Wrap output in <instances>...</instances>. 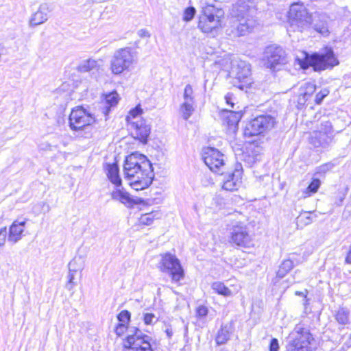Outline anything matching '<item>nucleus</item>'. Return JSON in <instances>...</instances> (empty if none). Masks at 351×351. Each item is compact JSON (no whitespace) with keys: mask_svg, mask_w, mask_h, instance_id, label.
I'll use <instances>...</instances> for the list:
<instances>
[{"mask_svg":"<svg viewBox=\"0 0 351 351\" xmlns=\"http://www.w3.org/2000/svg\"><path fill=\"white\" fill-rule=\"evenodd\" d=\"M257 8L254 0H237L232 5V16H255Z\"/></svg>","mask_w":351,"mask_h":351,"instance_id":"dca6fc26","label":"nucleus"},{"mask_svg":"<svg viewBox=\"0 0 351 351\" xmlns=\"http://www.w3.org/2000/svg\"><path fill=\"white\" fill-rule=\"evenodd\" d=\"M324 16H320L317 14H315V15L313 16L312 23L311 24L315 30L322 35H326L328 32L326 23L324 21Z\"/></svg>","mask_w":351,"mask_h":351,"instance_id":"393cba45","label":"nucleus"},{"mask_svg":"<svg viewBox=\"0 0 351 351\" xmlns=\"http://www.w3.org/2000/svg\"><path fill=\"white\" fill-rule=\"evenodd\" d=\"M125 351H127V350H125Z\"/></svg>","mask_w":351,"mask_h":351,"instance_id":"680f3d73","label":"nucleus"},{"mask_svg":"<svg viewBox=\"0 0 351 351\" xmlns=\"http://www.w3.org/2000/svg\"><path fill=\"white\" fill-rule=\"evenodd\" d=\"M25 221H14L9 229L8 241L13 243H16L21 240L22 238V233L25 229Z\"/></svg>","mask_w":351,"mask_h":351,"instance_id":"aec40b11","label":"nucleus"},{"mask_svg":"<svg viewBox=\"0 0 351 351\" xmlns=\"http://www.w3.org/2000/svg\"><path fill=\"white\" fill-rule=\"evenodd\" d=\"M334 130L329 121H322L317 130L310 134L309 143L316 148L326 149L332 143Z\"/></svg>","mask_w":351,"mask_h":351,"instance_id":"0eeeda50","label":"nucleus"},{"mask_svg":"<svg viewBox=\"0 0 351 351\" xmlns=\"http://www.w3.org/2000/svg\"><path fill=\"white\" fill-rule=\"evenodd\" d=\"M99 65L98 62L94 59L89 58L86 60H83L77 67V69L80 72L85 73L89 72L93 70H98Z\"/></svg>","mask_w":351,"mask_h":351,"instance_id":"c85d7f7f","label":"nucleus"},{"mask_svg":"<svg viewBox=\"0 0 351 351\" xmlns=\"http://www.w3.org/2000/svg\"><path fill=\"white\" fill-rule=\"evenodd\" d=\"M162 217V214L158 210L152 211L150 213L141 215L138 219V223L143 226L152 225L154 220L159 219Z\"/></svg>","mask_w":351,"mask_h":351,"instance_id":"bb28decb","label":"nucleus"},{"mask_svg":"<svg viewBox=\"0 0 351 351\" xmlns=\"http://www.w3.org/2000/svg\"><path fill=\"white\" fill-rule=\"evenodd\" d=\"M345 262L347 264H351V245L349 247V250L346 257Z\"/></svg>","mask_w":351,"mask_h":351,"instance_id":"6e6d98bb","label":"nucleus"},{"mask_svg":"<svg viewBox=\"0 0 351 351\" xmlns=\"http://www.w3.org/2000/svg\"><path fill=\"white\" fill-rule=\"evenodd\" d=\"M106 103L113 106L118 103V94L116 92L110 93L106 97Z\"/></svg>","mask_w":351,"mask_h":351,"instance_id":"37998d69","label":"nucleus"},{"mask_svg":"<svg viewBox=\"0 0 351 351\" xmlns=\"http://www.w3.org/2000/svg\"><path fill=\"white\" fill-rule=\"evenodd\" d=\"M334 167L335 164L332 162H327L326 164L322 165L316 169L315 176L329 173L331 172Z\"/></svg>","mask_w":351,"mask_h":351,"instance_id":"c9c22d12","label":"nucleus"},{"mask_svg":"<svg viewBox=\"0 0 351 351\" xmlns=\"http://www.w3.org/2000/svg\"><path fill=\"white\" fill-rule=\"evenodd\" d=\"M127 329V325H124V324H119L115 328V332L118 336H121Z\"/></svg>","mask_w":351,"mask_h":351,"instance_id":"603ef678","label":"nucleus"},{"mask_svg":"<svg viewBox=\"0 0 351 351\" xmlns=\"http://www.w3.org/2000/svg\"><path fill=\"white\" fill-rule=\"evenodd\" d=\"M293 262L291 259L283 261L276 273L277 276L280 278H284L293 269Z\"/></svg>","mask_w":351,"mask_h":351,"instance_id":"7c9ffc66","label":"nucleus"},{"mask_svg":"<svg viewBox=\"0 0 351 351\" xmlns=\"http://www.w3.org/2000/svg\"><path fill=\"white\" fill-rule=\"evenodd\" d=\"M241 177H227L223 182L222 188L226 191H235L241 186Z\"/></svg>","mask_w":351,"mask_h":351,"instance_id":"cd10ccee","label":"nucleus"},{"mask_svg":"<svg viewBox=\"0 0 351 351\" xmlns=\"http://www.w3.org/2000/svg\"><path fill=\"white\" fill-rule=\"evenodd\" d=\"M151 337L145 335L137 328L128 331L123 341V347L127 351H154L150 344Z\"/></svg>","mask_w":351,"mask_h":351,"instance_id":"1a4fd4ad","label":"nucleus"},{"mask_svg":"<svg viewBox=\"0 0 351 351\" xmlns=\"http://www.w3.org/2000/svg\"><path fill=\"white\" fill-rule=\"evenodd\" d=\"M255 16H232L229 35L241 36L250 32L256 25Z\"/></svg>","mask_w":351,"mask_h":351,"instance_id":"f8f14e48","label":"nucleus"},{"mask_svg":"<svg viewBox=\"0 0 351 351\" xmlns=\"http://www.w3.org/2000/svg\"><path fill=\"white\" fill-rule=\"evenodd\" d=\"M278 348L279 346L278 339L273 338L270 342L269 351H278Z\"/></svg>","mask_w":351,"mask_h":351,"instance_id":"864d4df0","label":"nucleus"},{"mask_svg":"<svg viewBox=\"0 0 351 351\" xmlns=\"http://www.w3.org/2000/svg\"><path fill=\"white\" fill-rule=\"evenodd\" d=\"M130 178V185L136 191L147 188L153 182L154 177H128Z\"/></svg>","mask_w":351,"mask_h":351,"instance_id":"b1692460","label":"nucleus"},{"mask_svg":"<svg viewBox=\"0 0 351 351\" xmlns=\"http://www.w3.org/2000/svg\"><path fill=\"white\" fill-rule=\"evenodd\" d=\"M117 319L119 322V324H124V325H128L130 320V313L127 310H123L119 313Z\"/></svg>","mask_w":351,"mask_h":351,"instance_id":"ea45409f","label":"nucleus"},{"mask_svg":"<svg viewBox=\"0 0 351 351\" xmlns=\"http://www.w3.org/2000/svg\"><path fill=\"white\" fill-rule=\"evenodd\" d=\"M108 178L116 186V189L123 188L121 177H108Z\"/></svg>","mask_w":351,"mask_h":351,"instance_id":"09e8293b","label":"nucleus"},{"mask_svg":"<svg viewBox=\"0 0 351 351\" xmlns=\"http://www.w3.org/2000/svg\"><path fill=\"white\" fill-rule=\"evenodd\" d=\"M221 117L230 127H236L242 117V114L239 110L225 109L221 111Z\"/></svg>","mask_w":351,"mask_h":351,"instance_id":"412c9836","label":"nucleus"},{"mask_svg":"<svg viewBox=\"0 0 351 351\" xmlns=\"http://www.w3.org/2000/svg\"><path fill=\"white\" fill-rule=\"evenodd\" d=\"M335 320L341 325H347L350 323V311L346 308H339L335 314Z\"/></svg>","mask_w":351,"mask_h":351,"instance_id":"c756f323","label":"nucleus"},{"mask_svg":"<svg viewBox=\"0 0 351 351\" xmlns=\"http://www.w3.org/2000/svg\"><path fill=\"white\" fill-rule=\"evenodd\" d=\"M313 15L309 14L303 3H294L288 12V22L293 30L302 32L312 23Z\"/></svg>","mask_w":351,"mask_h":351,"instance_id":"39448f33","label":"nucleus"},{"mask_svg":"<svg viewBox=\"0 0 351 351\" xmlns=\"http://www.w3.org/2000/svg\"><path fill=\"white\" fill-rule=\"evenodd\" d=\"M223 12L211 5L203 7L199 18L198 28L204 33H210L221 25Z\"/></svg>","mask_w":351,"mask_h":351,"instance_id":"7ed1b4c3","label":"nucleus"},{"mask_svg":"<svg viewBox=\"0 0 351 351\" xmlns=\"http://www.w3.org/2000/svg\"><path fill=\"white\" fill-rule=\"evenodd\" d=\"M208 308L204 305H200L196 308V315L199 319H203L208 315Z\"/></svg>","mask_w":351,"mask_h":351,"instance_id":"49530a36","label":"nucleus"},{"mask_svg":"<svg viewBox=\"0 0 351 351\" xmlns=\"http://www.w3.org/2000/svg\"><path fill=\"white\" fill-rule=\"evenodd\" d=\"M295 60L302 69H306L312 66L315 71L332 68L339 63L331 49H326L324 53H314L311 56L302 51L297 56Z\"/></svg>","mask_w":351,"mask_h":351,"instance_id":"f257e3e1","label":"nucleus"},{"mask_svg":"<svg viewBox=\"0 0 351 351\" xmlns=\"http://www.w3.org/2000/svg\"><path fill=\"white\" fill-rule=\"evenodd\" d=\"M231 241L241 247H248L252 244V238L249 234L247 227L238 223L231 229Z\"/></svg>","mask_w":351,"mask_h":351,"instance_id":"2eb2a0df","label":"nucleus"},{"mask_svg":"<svg viewBox=\"0 0 351 351\" xmlns=\"http://www.w3.org/2000/svg\"><path fill=\"white\" fill-rule=\"evenodd\" d=\"M105 170L106 171V176H119V167L116 162H113L112 164H106Z\"/></svg>","mask_w":351,"mask_h":351,"instance_id":"58836bf2","label":"nucleus"},{"mask_svg":"<svg viewBox=\"0 0 351 351\" xmlns=\"http://www.w3.org/2000/svg\"><path fill=\"white\" fill-rule=\"evenodd\" d=\"M195 9L193 7L187 8L184 12L183 20L186 22L191 21L195 16Z\"/></svg>","mask_w":351,"mask_h":351,"instance_id":"79ce46f5","label":"nucleus"},{"mask_svg":"<svg viewBox=\"0 0 351 351\" xmlns=\"http://www.w3.org/2000/svg\"><path fill=\"white\" fill-rule=\"evenodd\" d=\"M194 103L184 101L180 106V111L184 120H187L194 111Z\"/></svg>","mask_w":351,"mask_h":351,"instance_id":"473e14b6","label":"nucleus"},{"mask_svg":"<svg viewBox=\"0 0 351 351\" xmlns=\"http://www.w3.org/2000/svg\"><path fill=\"white\" fill-rule=\"evenodd\" d=\"M263 62L265 66L275 70L286 64L285 52L280 47L269 46L265 50Z\"/></svg>","mask_w":351,"mask_h":351,"instance_id":"ddd939ff","label":"nucleus"},{"mask_svg":"<svg viewBox=\"0 0 351 351\" xmlns=\"http://www.w3.org/2000/svg\"><path fill=\"white\" fill-rule=\"evenodd\" d=\"M165 332L169 338H171V336L173 335V331L171 328H167Z\"/></svg>","mask_w":351,"mask_h":351,"instance_id":"bf43d9fd","label":"nucleus"},{"mask_svg":"<svg viewBox=\"0 0 351 351\" xmlns=\"http://www.w3.org/2000/svg\"><path fill=\"white\" fill-rule=\"evenodd\" d=\"M69 126L77 132V136L90 138L93 136V124L95 118L93 114L82 106L73 108L69 115Z\"/></svg>","mask_w":351,"mask_h":351,"instance_id":"f03ea898","label":"nucleus"},{"mask_svg":"<svg viewBox=\"0 0 351 351\" xmlns=\"http://www.w3.org/2000/svg\"><path fill=\"white\" fill-rule=\"evenodd\" d=\"M160 260L158 267L163 273L168 274L171 277L172 282H178L184 278V269L179 259L171 253L160 255Z\"/></svg>","mask_w":351,"mask_h":351,"instance_id":"6e6552de","label":"nucleus"},{"mask_svg":"<svg viewBox=\"0 0 351 351\" xmlns=\"http://www.w3.org/2000/svg\"><path fill=\"white\" fill-rule=\"evenodd\" d=\"M76 273H77L76 271H71L70 270H69V274H68L69 281L66 285V289L69 290H71L73 288V287L76 285V282H74L75 276Z\"/></svg>","mask_w":351,"mask_h":351,"instance_id":"a18cd8bd","label":"nucleus"},{"mask_svg":"<svg viewBox=\"0 0 351 351\" xmlns=\"http://www.w3.org/2000/svg\"><path fill=\"white\" fill-rule=\"evenodd\" d=\"M111 197L113 200L118 201L128 208H132L134 205L143 202L141 198L134 199L123 188L115 189L112 191Z\"/></svg>","mask_w":351,"mask_h":351,"instance_id":"a211bd4d","label":"nucleus"},{"mask_svg":"<svg viewBox=\"0 0 351 351\" xmlns=\"http://www.w3.org/2000/svg\"><path fill=\"white\" fill-rule=\"evenodd\" d=\"M132 134L135 138L138 139L143 143H146L147 137L150 133V127L143 119L135 120L132 122Z\"/></svg>","mask_w":351,"mask_h":351,"instance_id":"f3484780","label":"nucleus"},{"mask_svg":"<svg viewBox=\"0 0 351 351\" xmlns=\"http://www.w3.org/2000/svg\"><path fill=\"white\" fill-rule=\"evenodd\" d=\"M68 267L71 271H81L84 268V260L81 256L75 257L69 262Z\"/></svg>","mask_w":351,"mask_h":351,"instance_id":"72a5a7b5","label":"nucleus"},{"mask_svg":"<svg viewBox=\"0 0 351 351\" xmlns=\"http://www.w3.org/2000/svg\"><path fill=\"white\" fill-rule=\"evenodd\" d=\"M7 234L8 232L6 227L1 228L0 229V247L5 245Z\"/></svg>","mask_w":351,"mask_h":351,"instance_id":"8fccbe9b","label":"nucleus"},{"mask_svg":"<svg viewBox=\"0 0 351 351\" xmlns=\"http://www.w3.org/2000/svg\"><path fill=\"white\" fill-rule=\"evenodd\" d=\"M49 12V5L46 3H41L38 10L32 14L29 20V26L34 27L45 23L48 20Z\"/></svg>","mask_w":351,"mask_h":351,"instance_id":"6ab92c4d","label":"nucleus"},{"mask_svg":"<svg viewBox=\"0 0 351 351\" xmlns=\"http://www.w3.org/2000/svg\"><path fill=\"white\" fill-rule=\"evenodd\" d=\"M321 184V182L319 179L315 178L313 179L311 182L309 184L308 187L305 189V191L303 192L304 194V197H309L312 194L315 193L318 189L319 188Z\"/></svg>","mask_w":351,"mask_h":351,"instance_id":"f704fd0d","label":"nucleus"},{"mask_svg":"<svg viewBox=\"0 0 351 351\" xmlns=\"http://www.w3.org/2000/svg\"><path fill=\"white\" fill-rule=\"evenodd\" d=\"M299 219L300 220L304 219L305 224H309L313 221V216L311 213H306L304 215H300Z\"/></svg>","mask_w":351,"mask_h":351,"instance_id":"3c124183","label":"nucleus"},{"mask_svg":"<svg viewBox=\"0 0 351 351\" xmlns=\"http://www.w3.org/2000/svg\"><path fill=\"white\" fill-rule=\"evenodd\" d=\"M214 201L215 202L216 204L219 205L220 207L222 206V204L224 203L223 202V199L220 197L219 196H217L216 197L215 199H214Z\"/></svg>","mask_w":351,"mask_h":351,"instance_id":"4d7b16f0","label":"nucleus"},{"mask_svg":"<svg viewBox=\"0 0 351 351\" xmlns=\"http://www.w3.org/2000/svg\"><path fill=\"white\" fill-rule=\"evenodd\" d=\"M142 109L140 107L136 106V108L130 110L129 115L126 117V121L128 123L132 125V122L135 121L134 119H141L138 117V115H140Z\"/></svg>","mask_w":351,"mask_h":351,"instance_id":"e433bc0d","label":"nucleus"},{"mask_svg":"<svg viewBox=\"0 0 351 351\" xmlns=\"http://www.w3.org/2000/svg\"><path fill=\"white\" fill-rule=\"evenodd\" d=\"M136 51L126 47L116 50L110 60V69L113 74L119 75L127 71L136 62Z\"/></svg>","mask_w":351,"mask_h":351,"instance_id":"20e7f679","label":"nucleus"},{"mask_svg":"<svg viewBox=\"0 0 351 351\" xmlns=\"http://www.w3.org/2000/svg\"><path fill=\"white\" fill-rule=\"evenodd\" d=\"M350 346H351V334L350 336V339L343 344V348L346 347L347 348H348Z\"/></svg>","mask_w":351,"mask_h":351,"instance_id":"052dcab7","label":"nucleus"},{"mask_svg":"<svg viewBox=\"0 0 351 351\" xmlns=\"http://www.w3.org/2000/svg\"><path fill=\"white\" fill-rule=\"evenodd\" d=\"M290 338L286 346L287 351H310L308 346L313 338L308 329L297 326Z\"/></svg>","mask_w":351,"mask_h":351,"instance_id":"9d476101","label":"nucleus"},{"mask_svg":"<svg viewBox=\"0 0 351 351\" xmlns=\"http://www.w3.org/2000/svg\"><path fill=\"white\" fill-rule=\"evenodd\" d=\"M203 160L205 165L213 173H217L220 168L224 165V156L218 149L208 147L203 154Z\"/></svg>","mask_w":351,"mask_h":351,"instance_id":"4468645a","label":"nucleus"},{"mask_svg":"<svg viewBox=\"0 0 351 351\" xmlns=\"http://www.w3.org/2000/svg\"><path fill=\"white\" fill-rule=\"evenodd\" d=\"M184 101L194 103L193 90L190 84H187L184 90Z\"/></svg>","mask_w":351,"mask_h":351,"instance_id":"4c0bfd02","label":"nucleus"},{"mask_svg":"<svg viewBox=\"0 0 351 351\" xmlns=\"http://www.w3.org/2000/svg\"><path fill=\"white\" fill-rule=\"evenodd\" d=\"M232 72L239 80H244L251 74L250 65L245 62L240 61L237 66H234Z\"/></svg>","mask_w":351,"mask_h":351,"instance_id":"5701e85b","label":"nucleus"},{"mask_svg":"<svg viewBox=\"0 0 351 351\" xmlns=\"http://www.w3.org/2000/svg\"><path fill=\"white\" fill-rule=\"evenodd\" d=\"M329 94V90L327 88H324L317 93L315 95V101L317 104H320L323 99Z\"/></svg>","mask_w":351,"mask_h":351,"instance_id":"c03bdc74","label":"nucleus"},{"mask_svg":"<svg viewBox=\"0 0 351 351\" xmlns=\"http://www.w3.org/2000/svg\"><path fill=\"white\" fill-rule=\"evenodd\" d=\"M123 170L125 176H135L138 173L143 176H149L153 172V167L145 156L134 153L126 157Z\"/></svg>","mask_w":351,"mask_h":351,"instance_id":"423d86ee","label":"nucleus"},{"mask_svg":"<svg viewBox=\"0 0 351 351\" xmlns=\"http://www.w3.org/2000/svg\"><path fill=\"white\" fill-rule=\"evenodd\" d=\"M243 173V167L241 163L235 165L234 171L230 176H237V174H241Z\"/></svg>","mask_w":351,"mask_h":351,"instance_id":"5fc2aeb1","label":"nucleus"},{"mask_svg":"<svg viewBox=\"0 0 351 351\" xmlns=\"http://www.w3.org/2000/svg\"><path fill=\"white\" fill-rule=\"evenodd\" d=\"M316 90L315 85L312 82H305L302 84L299 89L298 104L304 105L306 101L313 95Z\"/></svg>","mask_w":351,"mask_h":351,"instance_id":"4be33fe9","label":"nucleus"},{"mask_svg":"<svg viewBox=\"0 0 351 351\" xmlns=\"http://www.w3.org/2000/svg\"><path fill=\"white\" fill-rule=\"evenodd\" d=\"M225 100L227 105L230 106L231 108L230 110H234V106L236 105L234 101L236 100V98L234 97L233 94L231 93H228L225 96Z\"/></svg>","mask_w":351,"mask_h":351,"instance_id":"de8ad7c7","label":"nucleus"},{"mask_svg":"<svg viewBox=\"0 0 351 351\" xmlns=\"http://www.w3.org/2000/svg\"><path fill=\"white\" fill-rule=\"evenodd\" d=\"M232 329L230 325H221V328L218 331L215 341L217 345L225 344L229 339Z\"/></svg>","mask_w":351,"mask_h":351,"instance_id":"a878e982","label":"nucleus"},{"mask_svg":"<svg viewBox=\"0 0 351 351\" xmlns=\"http://www.w3.org/2000/svg\"><path fill=\"white\" fill-rule=\"evenodd\" d=\"M276 124L275 117L262 114L252 119L246 126L244 134L247 136L261 134L271 130Z\"/></svg>","mask_w":351,"mask_h":351,"instance_id":"9b49d317","label":"nucleus"},{"mask_svg":"<svg viewBox=\"0 0 351 351\" xmlns=\"http://www.w3.org/2000/svg\"><path fill=\"white\" fill-rule=\"evenodd\" d=\"M211 288L215 293L223 296L228 297L232 295V291L221 282H213Z\"/></svg>","mask_w":351,"mask_h":351,"instance_id":"2f4dec72","label":"nucleus"},{"mask_svg":"<svg viewBox=\"0 0 351 351\" xmlns=\"http://www.w3.org/2000/svg\"><path fill=\"white\" fill-rule=\"evenodd\" d=\"M158 318L152 313H143V321L146 325H152L156 323Z\"/></svg>","mask_w":351,"mask_h":351,"instance_id":"a19ab883","label":"nucleus"},{"mask_svg":"<svg viewBox=\"0 0 351 351\" xmlns=\"http://www.w3.org/2000/svg\"><path fill=\"white\" fill-rule=\"evenodd\" d=\"M139 36L141 37H149L150 36L149 32L145 29H141L139 31Z\"/></svg>","mask_w":351,"mask_h":351,"instance_id":"13d9d810","label":"nucleus"}]
</instances>
